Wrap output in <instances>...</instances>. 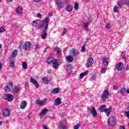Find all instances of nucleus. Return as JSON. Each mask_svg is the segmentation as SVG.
Returning a JSON list of instances; mask_svg holds the SVG:
<instances>
[{"instance_id":"e433bc0d","label":"nucleus","mask_w":129,"mask_h":129,"mask_svg":"<svg viewBox=\"0 0 129 129\" xmlns=\"http://www.w3.org/2000/svg\"><path fill=\"white\" fill-rule=\"evenodd\" d=\"M120 93L121 94V95H123L125 93V89L124 88H122L120 90Z\"/></svg>"},{"instance_id":"1a4fd4ad","label":"nucleus","mask_w":129,"mask_h":129,"mask_svg":"<svg viewBox=\"0 0 129 129\" xmlns=\"http://www.w3.org/2000/svg\"><path fill=\"white\" fill-rule=\"evenodd\" d=\"M47 101V99H43L42 100L40 101V100H37L36 101V104H37V105H44V103H45V102Z\"/></svg>"},{"instance_id":"c85d7f7f","label":"nucleus","mask_w":129,"mask_h":129,"mask_svg":"<svg viewBox=\"0 0 129 129\" xmlns=\"http://www.w3.org/2000/svg\"><path fill=\"white\" fill-rule=\"evenodd\" d=\"M55 51H56V53L57 54V55H58L59 56H60V55H61L62 54L61 53V50L60 48H57V47H55Z\"/></svg>"},{"instance_id":"79ce46f5","label":"nucleus","mask_w":129,"mask_h":129,"mask_svg":"<svg viewBox=\"0 0 129 129\" xmlns=\"http://www.w3.org/2000/svg\"><path fill=\"white\" fill-rule=\"evenodd\" d=\"M79 8V5H78V3H76L74 6V9L76 11H77V10H78Z\"/></svg>"},{"instance_id":"de8ad7c7","label":"nucleus","mask_w":129,"mask_h":129,"mask_svg":"<svg viewBox=\"0 0 129 129\" xmlns=\"http://www.w3.org/2000/svg\"><path fill=\"white\" fill-rule=\"evenodd\" d=\"M60 1V2L63 4H68V0H58Z\"/></svg>"},{"instance_id":"9d476101","label":"nucleus","mask_w":129,"mask_h":129,"mask_svg":"<svg viewBox=\"0 0 129 129\" xmlns=\"http://www.w3.org/2000/svg\"><path fill=\"white\" fill-rule=\"evenodd\" d=\"M12 87H13V83H9L8 84L6 87H5V91L9 92L11 91V89H12Z\"/></svg>"},{"instance_id":"7ed1b4c3","label":"nucleus","mask_w":129,"mask_h":129,"mask_svg":"<svg viewBox=\"0 0 129 129\" xmlns=\"http://www.w3.org/2000/svg\"><path fill=\"white\" fill-rule=\"evenodd\" d=\"M108 124L110 126H113L115 124V120L113 116H110L108 120Z\"/></svg>"},{"instance_id":"3c124183","label":"nucleus","mask_w":129,"mask_h":129,"mask_svg":"<svg viewBox=\"0 0 129 129\" xmlns=\"http://www.w3.org/2000/svg\"><path fill=\"white\" fill-rule=\"evenodd\" d=\"M124 3L126 6H128L129 5V0H125L124 2Z\"/></svg>"},{"instance_id":"6e6d98bb","label":"nucleus","mask_w":129,"mask_h":129,"mask_svg":"<svg viewBox=\"0 0 129 129\" xmlns=\"http://www.w3.org/2000/svg\"><path fill=\"white\" fill-rule=\"evenodd\" d=\"M37 17L40 18V19H42V14H41V13L37 14Z\"/></svg>"},{"instance_id":"a878e982","label":"nucleus","mask_w":129,"mask_h":129,"mask_svg":"<svg viewBox=\"0 0 129 129\" xmlns=\"http://www.w3.org/2000/svg\"><path fill=\"white\" fill-rule=\"evenodd\" d=\"M12 91H13V92H15V93H17L18 91H21V88L17 86H15L14 89H13Z\"/></svg>"},{"instance_id":"864d4df0","label":"nucleus","mask_w":129,"mask_h":129,"mask_svg":"<svg viewBox=\"0 0 129 129\" xmlns=\"http://www.w3.org/2000/svg\"><path fill=\"white\" fill-rule=\"evenodd\" d=\"M125 114L126 116H127V117L128 118H129V111H125Z\"/></svg>"},{"instance_id":"393cba45","label":"nucleus","mask_w":129,"mask_h":129,"mask_svg":"<svg viewBox=\"0 0 129 129\" xmlns=\"http://www.w3.org/2000/svg\"><path fill=\"white\" fill-rule=\"evenodd\" d=\"M60 91L59 88H55L52 90V93L53 94H57Z\"/></svg>"},{"instance_id":"6ab92c4d","label":"nucleus","mask_w":129,"mask_h":129,"mask_svg":"<svg viewBox=\"0 0 129 129\" xmlns=\"http://www.w3.org/2000/svg\"><path fill=\"white\" fill-rule=\"evenodd\" d=\"M67 61L69 63H71V62H72V61H73V56L72 55L67 56Z\"/></svg>"},{"instance_id":"4468645a","label":"nucleus","mask_w":129,"mask_h":129,"mask_svg":"<svg viewBox=\"0 0 129 129\" xmlns=\"http://www.w3.org/2000/svg\"><path fill=\"white\" fill-rule=\"evenodd\" d=\"M123 67V64L121 62H119L117 65H116V69L118 71H121L122 70V68Z\"/></svg>"},{"instance_id":"8fccbe9b","label":"nucleus","mask_w":129,"mask_h":129,"mask_svg":"<svg viewBox=\"0 0 129 129\" xmlns=\"http://www.w3.org/2000/svg\"><path fill=\"white\" fill-rule=\"evenodd\" d=\"M106 28L107 29H110V28H111V25H110V24L108 23L107 25H106Z\"/></svg>"},{"instance_id":"72a5a7b5","label":"nucleus","mask_w":129,"mask_h":129,"mask_svg":"<svg viewBox=\"0 0 129 129\" xmlns=\"http://www.w3.org/2000/svg\"><path fill=\"white\" fill-rule=\"evenodd\" d=\"M72 55L73 56H77V55H78V51L76 50V49H74L73 51H72Z\"/></svg>"},{"instance_id":"f8f14e48","label":"nucleus","mask_w":129,"mask_h":129,"mask_svg":"<svg viewBox=\"0 0 129 129\" xmlns=\"http://www.w3.org/2000/svg\"><path fill=\"white\" fill-rule=\"evenodd\" d=\"M27 105H28L27 101H23L21 103L20 108H21V109H25V107H27Z\"/></svg>"},{"instance_id":"9b49d317","label":"nucleus","mask_w":129,"mask_h":129,"mask_svg":"<svg viewBox=\"0 0 129 129\" xmlns=\"http://www.w3.org/2000/svg\"><path fill=\"white\" fill-rule=\"evenodd\" d=\"M93 64V59L92 58H89L88 59L87 63H86L87 67H90Z\"/></svg>"},{"instance_id":"b1692460","label":"nucleus","mask_w":129,"mask_h":129,"mask_svg":"<svg viewBox=\"0 0 129 129\" xmlns=\"http://www.w3.org/2000/svg\"><path fill=\"white\" fill-rule=\"evenodd\" d=\"M42 81L44 84H48L49 83V81L48 80V78L44 77L42 78Z\"/></svg>"},{"instance_id":"2f4dec72","label":"nucleus","mask_w":129,"mask_h":129,"mask_svg":"<svg viewBox=\"0 0 129 129\" xmlns=\"http://www.w3.org/2000/svg\"><path fill=\"white\" fill-rule=\"evenodd\" d=\"M33 46V49H34L35 50H38V49L40 48V45L38 44V43H35Z\"/></svg>"},{"instance_id":"a19ab883","label":"nucleus","mask_w":129,"mask_h":129,"mask_svg":"<svg viewBox=\"0 0 129 129\" xmlns=\"http://www.w3.org/2000/svg\"><path fill=\"white\" fill-rule=\"evenodd\" d=\"M22 66L24 69H27V68H28V67L27 66V63L26 62H22Z\"/></svg>"},{"instance_id":"473e14b6","label":"nucleus","mask_w":129,"mask_h":129,"mask_svg":"<svg viewBox=\"0 0 129 129\" xmlns=\"http://www.w3.org/2000/svg\"><path fill=\"white\" fill-rule=\"evenodd\" d=\"M48 112V109H44L41 111V112L40 113V115H44V114H46Z\"/></svg>"},{"instance_id":"f3484780","label":"nucleus","mask_w":129,"mask_h":129,"mask_svg":"<svg viewBox=\"0 0 129 129\" xmlns=\"http://www.w3.org/2000/svg\"><path fill=\"white\" fill-rule=\"evenodd\" d=\"M56 6L58 10H61L63 8V3H61L60 1L57 0L56 2Z\"/></svg>"},{"instance_id":"c756f323","label":"nucleus","mask_w":129,"mask_h":129,"mask_svg":"<svg viewBox=\"0 0 129 129\" xmlns=\"http://www.w3.org/2000/svg\"><path fill=\"white\" fill-rule=\"evenodd\" d=\"M18 54V50L17 49H15L13 51L12 55H11V58H15Z\"/></svg>"},{"instance_id":"a211bd4d","label":"nucleus","mask_w":129,"mask_h":129,"mask_svg":"<svg viewBox=\"0 0 129 129\" xmlns=\"http://www.w3.org/2000/svg\"><path fill=\"white\" fill-rule=\"evenodd\" d=\"M122 5H121V4L118 3V7H115L114 8V13H117V12H118V9H121V8H122Z\"/></svg>"},{"instance_id":"4d7b16f0","label":"nucleus","mask_w":129,"mask_h":129,"mask_svg":"<svg viewBox=\"0 0 129 129\" xmlns=\"http://www.w3.org/2000/svg\"><path fill=\"white\" fill-rule=\"evenodd\" d=\"M79 125H76L74 127V129H79Z\"/></svg>"},{"instance_id":"37998d69","label":"nucleus","mask_w":129,"mask_h":129,"mask_svg":"<svg viewBox=\"0 0 129 129\" xmlns=\"http://www.w3.org/2000/svg\"><path fill=\"white\" fill-rule=\"evenodd\" d=\"M68 31V28H64L63 30L62 36H64V35L66 34Z\"/></svg>"},{"instance_id":"6e6552de","label":"nucleus","mask_w":129,"mask_h":129,"mask_svg":"<svg viewBox=\"0 0 129 129\" xmlns=\"http://www.w3.org/2000/svg\"><path fill=\"white\" fill-rule=\"evenodd\" d=\"M30 81L31 83H33L35 86L36 88H39L40 85L38 84V82H37L36 80L34 79L33 78H31Z\"/></svg>"},{"instance_id":"f704fd0d","label":"nucleus","mask_w":129,"mask_h":129,"mask_svg":"<svg viewBox=\"0 0 129 129\" xmlns=\"http://www.w3.org/2000/svg\"><path fill=\"white\" fill-rule=\"evenodd\" d=\"M10 67L14 68L15 67V61L12 59L10 60Z\"/></svg>"},{"instance_id":"39448f33","label":"nucleus","mask_w":129,"mask_h":129,"mask_svg":"<svg viewBox=\"0 0 129 129\" xmlns=\"http://www.w3.org/2000/svg\"><path fill=\"white\" fill-rule=\"evenodd\" d=\"M108 96H109V92L107 90H104V93L102 96V100L104 101V100H106L108 98Z\"/></svg>"},{"instance_id":"052dcab7","label":"nucleus","mask_w":129,"mask_h":129,"mask_svg":"<svg viewBox=\"0 0 129 129\" xmlns=\"http://www.w3.org/2000/svg\"><path fill=\"white\" fill-rule=\"evenodd\" d=\"M35 3H40L41 0H33Z\"/></svg>"},{"instance_id":"0e129e2a","label":"nucleus","mask_w":129,"mask_h":129,"mask_svg":"<svg viewBox=\"0 0 129 129\" xmlns=\"http://www.w3.org/2000/svg\"><path fill=\"white\" fill-rule=\"evenodd\" d=\"M43 129H48V128H47V126H46V125L43 126Z\"/></svg>"},{"instance_id":"f03ea898","label":"nucleus","mask_w":129,"mask_h":129,"mask_svg":"<svg viewBox=\"0 0 129 129\" xmlns=\"http://www.w3.org/2000/svg\"><path fill=\"white\" fill-rule=\"evenodd\" d=\"M87 111L88 112H89V113H91L93 117H96V116H97V112L96 111V110H95V108H88Z\"/></svg>"},{"instance_id":"c9c22d12","label":"nucleus","mask_w":129,"mask_h":129,"mask_svg":"<svg viewBox=\"0 0 129 129\" xmlns=\"http://www.w3.org/2000/svg\"><path fill=\"white\" fill-rule=\"evenodd\" d=\"M58 127L60 129H67L65 125L63 124L60 123L59 125H58Z\"/></svg>"},{"instance_id":"ddd939ff","label":"nucleus","mask_w":129,"mask_h":129,"mask_svg":"<svg viewBox=\"0 0 129 129\" xmlns=\"http://www.w3.org/2000/svg\"><path fill=\"white\" fill-rule=\"evenodd\" d=\"M112 111V108L111 107H109L108 108H106L104 112L106 113L107 116H109V114H110V112Z\"/></svg>"},{"instance_id":"f257e3e1","label":"nucleus","mask_w":129,"mask_h":129,"mask_svg":"<svg viewBox=\"0 0 129 129\" xmlns=\"http://www.w3.org/2000/svg\"><path fill=\"white\" fill-rule=\"evenodd\" d=\"M50 21V19L46 17L43 21L41 23V26L42 27H44V30L46 31L47 29H48V25H49V22Z\"/></svg>"},{"instance_id":"4be33fe9","label":"nucleus","mask_w":129,"mask_h":129,"mask_svg":"<svg viewBox=\"0 0 129 129\" xmlns=\"http://www.w3.org/2000/svg\"><path fill=\"white\" fill-rule=\"evenodd\" d=\"M106 109V106H105V105H102L99 108V109L101 112H104L105 111Z\"/></svg>"},{"instance_id":"338daca9","label":"nucleus","mask_w":129,"mask_h":129,"mask_svg":"<svg viewBox=\"0 0 129 129\" xmlns=\"http://www.w3.org/2000/svg\"><path fill=\"white\" fill-rule=\"evenodd\" d=\"M3 66V64H2V63L0 62V70L2 69V67Z\"/></svg>"},{"instance_id":"aec40b11","label":"nucleus","mask_w":129,"mask_h":129,"mask_svg":"<svg viewBox=\"0 0 129 129\" xmlns=\"http://www.w3.org/2000/svg\"><path fill=\"white\" fill-rule=\"evenodd\" d=\"M54 62V58L52 57H48L46 60L47 64H52Z\"/></svg>"},{"instance_id":"a18cd8bd","label":"nucleus","mask_w":129,"mask_h":129,"mask_svg":"<svg viewBox=\"0 0 129 129\" xmlns=\"http://www.w3.org/2000/svg\"><path fill=\"white\" fill-rule=\"evenodd\" d=\"M107 68H103L101 71V73L104 74L105 73V72L106 71Z\"/></svg>"},{"instance_id":"bf43d9fd","label":"nucleus","mask_w":129,"mask_h":129,"mask_svg":"<svg viewBox=\"0 0 129 129\" xmlns=\"http://www.w3.org/2000/svg\"><path fill=\"white\" fill-rule=\"evenodd\" d=\"M120 129H125V127H124V126L122 125L120 126Z\"/></svg>"},{"instance_id":"49530a36","label":"nucleus","mask_w":129,"mask_h":129,"mask_svg":"<svg viewBox=\"0 0 129 129\" xmlns=\"http://www.w3.org/2000/svg\"><path fill=\"white\" fill-rule=\"evenodd\" d=\"M46 37H47V33H43L41 35L42 39H46Z\"/></svg>"},{"instance_id":"cd10ccee","label":"nucleus","mask_w":129,"mask_h":129,"mask_svg":"<svg viewBox=\"0 0 129 129\" xmlns=\"http://www.w3.org/2000/svg\"><path fill=\"white\" fill-rule=\"evenodd\" d=\"M66 10L67 12H72V10H73V7L71 5H68L66 7Z\"/></svg>"},{"instance_id":"13d9d810","label":"nucleus","mask_w":129,"mask_h":129,"mask_svg":"<svg viewBox=\"0 0 129 129\" xmlns=\"http://www.w3.org/2000/svg\"><path fill=\"white\" fill-rule=\"evenodd\" d=\"M48 48H49V47L47 46L45 48V50L44 51V53H46L47 52V50H48Z\"/></svg>"},{"instance_id":"680f3d73","label":"nucleus","mask_w":129,"mask_h":129,"mask_svg":"<svg viewBox=\"0 0 129 129\" xmlns=\"http://www.w3.org/2000/svg\"><path fill=\"white\" fill-rule=\"evenodd\" d=\"M125 70H129V67L128 65H127L125 68Z\"/></svg>"},{"instance_id":"7c9ffc66","label":"nucleus","mask_w":129,"mask_h":129,"mask_svg":"<svg viewBox=\"0 0 129 129\" xmlns=\"http://www.w3.org/2000/svg\"><path fill=\"white\" fill-rule=\"evenodd\" d=\"M87 74H88V71H85L84 73H82L80 75V79H82V78H83V77L86 75Z\"/></svg>"},{"instance_id":"0eeeda50","label":"nucleus","mask_w":129,"mask_h":129,"mask_svg":"<svg viewBox=\"0 0 129 129\" xmlns=\"http://www.w3.org/2000/svg\"><path fill=\"white\" fill-rule=\"evenodd\" d=\"M32 26L34 27H39L41 25V20H36L32 22Z\"/></svg>"},{"instance_id":"ea45409f","label":"nucleus","mask_w":129,"mask_h":129,"mask_svg":"<svg viewBox=\"0 0 129 129\" xmlns=\"http://www.w3.org/2000/svg\"><path fill=\"white\" fill-rule=\"evenodd\" d=\"M67 69L68 70H72V65L71 64H68L67 65Z\"/></svg>"},{"instance_id":"603ef678","label":"nucleus","mask_w":129,"mask_h":129,"mask_svg":"<svg viewBox=\"0 0 129 129\" xmlns=\"http://www.w3.org/2000/svg\"><path fill=\"white\" fill-rule=\"evenodd\" d=\"M23 47H24V45H23V44H20L19 48L20 50H22V49H24Z\"/></svg>"},{"instance_id":"412c9836","label":"nucleus","mask_w":129,"mask_h":129,"mask_svg":"<svg viewBox=\"0 0 129 129\" xmlns=\"http://www.w3.org/2000/svg\"><path fill=\"white\" fill-rule=\"evenodd\" d=\"M61 103V98H57L54 102V105H59Z\"/></svg>"},{"instance_id":"20e7f679","label":"nucleus","mask_w":129,"mask_h":129,"mask_svg":"<svg viewBox=\"0 0 129 129\" xmlns=\"http://www.w3.org/2000/svg\"><path fill=\"white\" fill-rule=\"evenodd\" d=\"M32 47V43L29 41L26 42L23 45V49L25 51H27V50H30Z\"/></svg>"},{"instance_id":"5701e85b","label":"nucleus","mask_w":129,"mask_h":129,"mask_svg":"<svg viewBox=\"0 0 129 129\" xmlns=\"http://www.w3.org/2000/svg\"><path fill=\"white\" fill-rule=\"evenodd\" d=\"M52 67L53 68H54V69H57V68H58V67H59V62L57 61H54L53 63Z\"/></svg>"},{"instance_id":"58836bf2","label":"nucleus","mask_w":129,"mask_h":129,"mask_svg":"<svg viewBox=\"0 0 129 129\" xmlns=\"http://www.w3.org/2000/svg\"><path fill=\"white\" fill-rule=\"evenodd\" d=\"M6 31V28L5 26H2L0 28V33H4V32Z\"/></svg>"},{"instance_id":"bb28decb","label":"nucleus","mask_w":129,"mask_h":129,"mask_svg":"<svg viewBox=\"0 0 129 129\" xmlns=\"http://www.w3.org/2000/svg\"><path fill=\"white\" fill-rule=\"evenodd\" d=\"M16 13H17V14H22V13H23V8L21 7H18L16 9Z\"/></svg>"},{"instance_id":"c03bdc74","label":"nucleus","mask_w":129,"mask_h":129,"mask_svg":"<svg viewBox=\"0 0 129 129\" xmlns=\"http://www.w3.org/2000/svg\"><path fill=\"white\" fill-rule=\"evenodd\" d=\"M96 78V77L95 76V75L92 76L90 78V81H93L94 80H95Z\"/></svg>"},{"instance_id":"2eb2a0df","label":"nucleus","mask_w":129,"mask_h":129,"mask_svg":"<svg viewBox=\"0 0 129 129\" xmlns=\"http://www.w3.org/2000/svg\"><path fill=\"white\" fill-rule=\"evenodd\" d=\"M89 23H90V22H84L83 23V29H84V30H85V31H88V26H89Z\"/></svg>"},{"instance_id":"69168bd1","label":"nucleus","mask_w":129,"mask_h":129,"mask_svg":"<svg viewBox=\"0 0 129 129\" xmlns=\"http://www.w3.org/2000/svg\"><path fill=\"white\" fill-rule=\"evenodd\" d=\"M123 58L124 61H125L126 60V56H125L124 55L123 56Z\"/></svg>"},{"instance_id":"e2e57ef3","label":"nucleus","mask_w":129,"mask_h":129,"mask_svg":"<svg viewBox=\"0 0 129 129\" xmlns=\"http://www.w3.org/2000/svg\"><path fill=\"white\" fill-rule=\"evenodd\" d=\"M113 89H114V90H117V87L114 86V87H113Z\"/></svg>"},{"instance_id":"dca6fc26","label":"nucleus","mask_w":129,"mask_h":129,"mask_svg":"<svg viewBox=\"0 0 129 129\" xmlns=\"http://www.w3.org/2000/svg\"><path fill=\"white\" fill-rule=\"evenodd\" d=\"M3 116H6V117H8V116H10V111L8 109H5L3 110Z\"/></svg>"},{"instance_id":"5fc2aeb1","label":"nucleus","mask_w":129,"mask_h":129,"mask_svg":"<svg viewBox=\"0 0 129 129\" xmlns=\"http://www.w3.org/2000/svg\"><path fill=\"white\" fill-rule=\"evenodd\" d=\"M118 4H120L121 5H124V2L122 0H120Z\"/></svg>"},{"instance_id":"774afa93","label":"nucleus","mask_w":129,"mask_h":129,"mask_svg":"<svg viewBox=\"0 0 129 129\" xmlns=\"http://www.w3.org/2000/svg\"><path fill=\"white\" fill-rule=\"evenodd\" d=\"M126 92H127V93H129V89H127Z\"/></svg>"},{"instance_id":"4c0bfd02","label":"nucleus","mask_w":129,"mask_h":129,"mask_svg":"<svg viewBox=\"0 0 129 129\" xmlns=\"http://www.w3.org/2000/svg\"><path fill=\"white\" fill-rule=\"evenodd\" d=\"M103 64L105 66H107L108 65V62H107V59L106 58H104L103 60Z\"/></svg>"},{"instance_id":"09e8293b","label":"nucleus","mask_w":129,"mask_h":129,"mask_svg":"<svg viewBox=\"0 0 129 129\" xmlns=\"http://www.w3.org/2000/svg\"><path fill=\"white\" fill-rule=\"evenodd\" d=\"M82 52H85V51H86V48H85V45H83L82 47V50H81Z\"/></svg>"},{"instance_id":"423d86ee","label":"nucleus","mask_w":129,"mask_h":129,"mask_svg":"<svg viewBox=\"0 0 129 129\" xmlns=\"http://www.w3.org/2000/svg\"><path fill=\"white\" fill-rule=\"evenodd\" d=\"M5 99H7L8 101H12L14 99V96L12 94H8L5 95Z\"/></svg>"}]
</instances>
